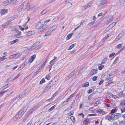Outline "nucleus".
I'll list each match as a JSON object with an SVG mask.
<instances>
[{
  "instance_id": "nucleus-1",
  "label": "nucleus",
  "mask_w": 125,
  "mask_h": 125,
  "mask_svg": "<svg viewBox=\"0 0 125 125\" xmlns=\"http://www.w3.org/2000/svg\"><path fill=\"white\" fill-rule=\"evenodd\" d=\"M115 115L114 114H110V115H108L106 116L108 120L111 121H114L117 120L118 117V114H116ZM110 115V114H109Z\"/></svg>"
},
{
  "instance_id": "nucleus-2",
  "label": "nucleus",
  "mask_w": 125,
  "mask_h": 125,
  "mask_svg": "<svg viewBox=\"0 0 125 125\" xmlns=\"http://www.w3.org/2000/svg\"><path fill=\"white\" fill-rule=\"evenodd\" d=\"M24 113V112L21 109L14 117V119L17 120L23 116Z\"/></svg>"
},
{
  "instance_id": "nucleus-3",
  "label": "nucleus",
  "mask_w": 125,
  "mask_h": 125,
  "mask_svg": "<svg viewBox=\"0 0 125 125\" xmlns=\"http://www.w3.org/2000/svg\"><path fill=\"white\" fill-rule=\"evenodd\" d=\"M24 6L25 9L28 10H32L35 7V6L32 3H27Z\"/></svg>"
},
{
  "instance_id": "nucleus-4",
  "label": "nucleus",
  "mask_w": 125,
  "mask_h": 125,
  "mask_svg": "<svg viewBox=\"0 0 125 125\" xmlns=\"http://www.w3.org/2000/svg\"><path fill=\"white\" fill-rule=\"evenodd\" d=\"M15 33L16 34L14 35V36L16 38H20L22 37L21 36V31L17 30H15Z\"/></svg>"
},
{
  "instance_id": "nucleus-5",
  "label": "nucleus",
  "mask_w": 125,
  "mask_h": 125,
  "mask_svg": "<svg viewBox=\"0 0 125 125\" xmlns=\"http://www.w3.org/2000/svg\"><path fill=\"white\" fill-rule=\"evenodd\" d=\"M36 55L35 54L30 57L28 61V63H31L36 58Z\"/></svg>"
},
{
  "instance_id": "nucleus-6",
  "label": "nucleus",
  "mask_w": 125,
  "mask_h": 125,
  "mask_svg": "<svg viewBox=\"0 0 125 125\" xmlns=\"http://www.w3.org/2000/svg\"><path fill=\"white\" fill-rule=\"evenodd\" d=\"M96 113L98 114L100 113V114L104 115L106 114V112L104 111L103 110L99 109L96 111Z\"/></svg>"
},
{
  "instance_id": "nucleus-7",
  "label": "nucleus",
  "mask_w": 125,
  "mask_h": 125,
  "mask_svg": "<svg viewBox=\"0 0 125 125\" xmlns=\"http://www.w3.org/2000/svg\"><path fill=\"white\" fill-rule=\"evenodd\" d=\"M7 9H2L0 10V13L1 15H3L7 13Z\"/></svg>"
},
{
  "instance_id": "nucleus-8",
  "label": "nucleus",
  "mask_w": 125,
  "mask_h": 125,
  "mask_svg": "<svg viewBox=\"0 0 125 125\" xmlns=\"http://www.w3.org/2000/svg\"><path fill=\"white\" fill-rule=\"evenodd\" d=\"M90 123V119L88 118H87L83 121V125H86L89 124Z\"/></svg>"
},
{
  "instance_id": "nucleus-9",
  "label": "nucleus",
  "mask_w": 125,
  "mask_h": 125,
  "mask_svg": "<svg viewBox=\"0 0 125 125\" xmlns=\"http://www.w3.org/2000/svg\"><path fill=\"white\" fill-rule=\"evenodd\" d=\"M48 27L47 25H44L42 26V27H40L38 28V31H42L43 29H46Z\"/></svg>"
},
{
  "instance_id": "nucleus-10",
  "label": "nucleus",
  "mask_w": 125,
  "mask_h": 125,
  "mask_svg": "<svg viewBox=\"0 0 125 125\" xmlns=\"http://www.w3.org/2000/svg\"><path fill=\"white\" fill-rule=\"evenodd\" d=\"M97 70L94 69H92L91 71V74L92 75L97 73Z\"/></svg>"
},
{
  "instance_id": "nucleus-11",
  "label": "nucleus",
  "mask_w": 125,
  "mask_h": 125,
  "mask_svg": "<svg viewBox=\"0 0 125 125\" xmlns=\"http://www.w3.org/2000/svg\"><path fill=\"white\" fill-rule=\"evenodd\" d=\"M34 33V31H31L28 32L27 33L26 35L27 36H29L33 34Z\"/></svg>"
},
{
  "instance_id": "nucleus-12",
  "label": "nucleus",
  "mask_w": 125,
  "mask_h": 125,
  "mask_svg": "<svg viewBox=\"0 0 125 125\" xmlns=\"http://www.w3.org/2000/svg\"><path fill=\"white\" fill-rule=\"evenodd\" d=\"M74 74L73 72H72V73H71L67 76V77L66 78L67 79L66 80L68 79H70Z\"/></svg>"
},
{
  "instance_id": "nucleus-13",
  "label": "nucleus",
  "mask_w": 125,
  "mask_h": 125,
  "mask_svg": "<svg viewBox=\"0 0 125 125\" xmlns=\"http://www.w3.org/2000/svg\"><path fill=\"white\" fill-rule=\"evenodd\" d=\"M117 110L116 108H114L112 109L109 113V114H114V113L116 112Z\"/></svg>"
},
{
  "instance_id": "nucleus-14",
  "label": "nucleus",
  "mask_w": 125,
  "mask_h": 125,
  "mask_svg": "<svg viewBox=\"0 0 125 125\" xmlns=\"http://www.w3.org/2000/svg\"><path fill=\"white\" fill-rule=\"evenodd\" d=\"M101 64H99V65L98 66V69L99 70H101L103 69L104 67V66Z\"/></svg>"
},
{
  "instance_id": "nucleus-15",
  "label": "nucleus",
  "mask_w": 125,
  "mask_h": 125,
  "mask_svg": "<svg viewBox=\"0 0 125 125\" xmlns=\"http://www.w3.org/2000/svg\"><path fill=\"white\" fill-rule=\"evenodd\" d=\"M49 10L48 9H45L41 12V14L42 15H43L46 13Z\"/></svg>"
},
{
  "instance_id": "nucleus-16",
  "label": "nucleus",
  "mask_w": 125,
  "mask_h": 125,
  "mask_svg": "<svg viewBox=\"0 0 125 125\" xmlns=\"http://www.w3.org/2000/svg\"><path fill=\"white\" fill-rule=\"evenodd\" d=\"M89 82H87L86 83L83 84L82 86L83 87H86L89 86Z\"/></svg>"
},
{
  "instance_id": "nucleus-17",
  "label": "nucleus",
  "mask_w": 125,
  "mask_h": 125,
  "mask_svg": "<svg viewBox=\"0 0 125 125\" xmlns=\"http://www.w3.org/2000/svg\"><path fill=\"white\" fill-rule=\"evenodd\" d=\"M7 56L6 54L5 56H2L0 57V62L6 59V56Z\"/></svg>"
},
{
  "instance_id": "nucleus-18",
  "label": "nucleus",
  "mask_w": 125,
  "mask_h": 125,
  "mask_svg": "<svg viewBox=\"0 0 125 125\" xmlns=\"http://www.w3.org/2000/svg\"><path fill=\"white\" fill-rule=\"evenodd\" d=\"M51 33V31L48 30L45 33V36L50 35Z\"/></svg>"
},
{
  "instance_id": "nucleus-19",
  "label": "nucleus",
  "mask_w": 125,
  "mask_h": 125,
  "mask_svg": "<svg viewBox=\"0 0 125 125\" xmlns=\"http://www.w3.org/2000/svg\"><path fill=\"white\" fill-rule=\"evenodd\" d=\"M22 26L24 28V30H26L28 29V26L27 25V22H26L24 24L22 25Z\"/></svg>"
},
{
  "instance_id": "nucleus-20",
  "label": "nucleus",
  "mask_w": 125,
  "mask_h": 125,
  "mask_svg": "<svg viewBox=\"0 0 125 125\" xmlns=\"http://www.w3.org/2000/svg\"><path fill=\"white\" fill-rule=\"evenodd\" d=\"M51 74L50 73H48L45 76V79L47 80H49L51 78Z\"/></svg>"
},
{
  "instance_id": "nucleus-21",
  "label": "nucleus",
  "mask_w": 125,
  "mask_h": 125,
  "mask_svg": "<svg viewBox=\"0 0 125 125\" xmlns=\"http://www.w3.org/2000/svg\"><path fill=\"white\" fill-rule=\"evenodd\" d=\"M73 34V33H70L68 34L67 36L66 40H68L70 39L71 38Z\"/></svg>"
},
{
  "instance_id": "nucleus-22",
  "label": "nucleus",
  "mask_w": 125,
  "mask_h": 125,
  "mask_svg": "<svg viewBox=\"0 0 125 125\" xmlns=\"http://www.w3.org/2000/svg\"><path fill=\"white\" fill-rule=\"evenodd\" d=\"M19 40L18 39H16L10 42V43L11 44H13L16 42H18L19 41Z\"/></svg>"
},
{
  "instance_id": "nucleus-23",
  "label": "nucleus",
  "mask_w": 125,
  "mask_h": 125,
  "mask_svg": "<svg viewBox=\"0 0 125 125\" xmlns=\"http://www.w3.org/2000/svg\"><path fill=\"white\" fill-rule=\"evenodd\" d=\"M110 97L114 99L117 98V96L116 95H114L112 94H111L110 95Z\"/></svg>"
},
{
  "instance_id": "nucleus-24",
  "label": "nucleus",
  "mask_w": 125,
  "mask_h": 125,
  "mask_svg": "<svg viewBox=\"0 0 125 125\" xmlns=\"http://www.w3.org/2000/svg\"><path fill=\"white\" fill-rule=\"evenodd\" d=\"M90 5L89 4L83 6V9L85 10L86 9L88 8V7H90Z\"/></svg>"
},
{
  "instance_id": "nucleus-25",
  "label": "nucleus",
  "mask_w": 125,
  "mask_h": 125,
  "mask_svg": "<svg viewBox=\"0 0 125 125\" xmlns=\"http://www.w3.org/2000/svg\"><path fill=\"white\" fill-rule=\"evenodd\" d=\"M122 47V45L121 44H119L117 45L116 47L115 48L117 49H119Z\"/></svg>"
},
{
  "instance_id": "nucleus-26",
  "label": "nucleus",
  "mask_w": 125,
  "mask_h": 125,
  "mask_svg": "<svg viewBox=\"0 0 125 125\" xmlns=\"http://www.w3.org/2000/svg\"><path fill=\"white\" fill-rule=\"evenodd\" d=\"M73 94H71L69 97L67 98V99L66 102H67V103H68V101L70 100L72 98V97L73 96H72Z\"/></svg>"
},
{
  "instance_id": "nucleus-27",
  "label": "nucleus",
  "mask_w": 125,
  "mask_h": 125,
  "mask_svg": "<svg viewBox=\"0 0 125 125\" xmlns=\"http://www.w3.org/2000/svg\"><path fill=\"white\" fill-rule=\"evenodd\" d=\"M70 118L71 120L72 121L73 123H74L75 120V119L74 117L73 116H71L70 117Z\"/></svg>"
},
{
  "instance_id": "nucleus-28",
  "label": "nucleus",
  "mask_w": 125,
  "mask_h": 125,
  "mask_svg": "<svg viewBox=\"0 0 125 125\" xmlns=\"http://www.w3.org/2000/svg\"><path fill=\"white\" fill-rule=\"evenodd\" d=\"M56 106L55 105H54L53 106H52L51 108L48 109V111L50 112L52 110H53L56 107Z\"/></svg>"
},
{
  "instance_id": "nucleus-29",
  "label": "nucleus",
  "mask_w": 125,
  "mask_h": 125,
  "mask_svg": "<svg viewBox=\"0 0 125 125\" xmlns=\"http://www.w3.org/2000/svg\"><path fill=\"white\" fill-rule=\"evenodd\" d=\"M51 87V86L50 85V84H49L44 89L45 90H46V91L47 90H48L49 89H50Z\"/></svg>"
},
{
  "instance_id": "nucleus-30",
  "label": "nucleus",
  "mask_w": 125,
  "mask_h": 125,
  "mask_svg": "<svg viewBox=\"0 0 125 125\" xmlns=\"http://www.w3.org/2000/svg\"><path fill=\"white\" fill-rule=\"evenodd\" d=\"M106 0H102L101 1V5H103L106 4Z\"/></svg>"
},
{
  "instance_id": "nucleus-31",
  "label": "nucleus",
  "mask_w": 125,
  "mask_h": 125,
  "mask_svg": "<svg viewBox=\"0 0 125 125\" xmlns=\"http://www.w3.org/2000/svg\"><path fill=\"white\" fill-rule=\"evenodd\" d=\"M120 34H119L118 36L115 39V41H117L120 39L121 37V36H119Z\"/></svg>"
},
{
  "instance_id": "nucleus-32",
  "label": "nucleus",
  "mask_w": 125,
  "mask_h": 125,
  "mask_svg": "<svg viewBox=\"0 0 125 125\" xmlns=\"http://www.w3.org/2000/svg\"><path fill=\"white\" fill-rule=\"evenodd\" d=\"M107 60V58L105 57L102 60V64H104L106 62V61Z\"/></svg>"
},
{
  "instance_id": "nucleus-33",
  "label": "nucleus",
  "mask_w": 125,
  "mask_h": 125,
  "mask_svg": "<svg viewBox=\"0 0 125 125\" xmlns=\"http://www.w3.org/2000/svg\"><path fill=\"white\" fill-rule=\"evenodd\" d=\"M45 82V80L44 78H42L40 81L39 83L40 84H42V83H44Z\"/></svg>"
},
{
  "instance_id": "nucleus-34",
  "label": "nucleus",
  "mask_w": 125,
  "mask_h": 125,
  "mask_svg": "<svg viewBox=\"0 0 125 125\" xmlns=\"http://www.w3.org/2000/svg\"><path fill=\"white\" fill-rule=\"evenodd\" d=\"M7 90L4 91H3L1 92H0V97H1L3 95V94H4V93H5V92H7Z\"/></svg>"
},
{
  "instance_id": "nucleus-35",
  "label": "nucleus",
  "mask_w": 125,
  "mask_h": 125,
  "mask_svg": "<svg viewBox=\"0 0 125 125\" xmlns=\"http://www.w3.org/2000/svg\"><path fill=\"white\" fill-rule=\"evenodd\" d=\"M100 103V101H98L95 102L94 104V106H97Z\"/></svg>"
},
{
  "instance_id": "nucleus-36",
  "label": "nucleus",
  "mask_w": 125,
  "mask_h": 125,
  "mask_svg": "<svg viewBox=\"0 0 125 125\" xmlns=\"http://www.w3.org/2000/svg\"><path fill=\"white\" fill-rule=\"evenodd\" d=\"M75 45H74V44H72L69 47V48H68V50H70L72 48H73V47Z\"/></svg>"
},
{
  "instance_id": "nucleus-37",
  "label": "nucleus",
  "mask_w": 125,
  "mask_h": 125,
  "mask_svg": "<svg viewBox=\"0 0 125 125\" xmlns=\"http://www.w3.org/2000/svg\"><path fill=\"white\" fill-rule=\"evenodd\" d=\"M54 27H55V26H53L52 27L50 28L49 30L50 31H51V32L52 31H53L55 29V27L54 28Z\"/></svg>"
},
{
  "instance_id": "nucleus-38",
  "label": "nucleus",
  "mask_w": 125,
  "mask_h": 125,
  "mask_svg": "<svg viewBox=\"0 0 125 125\" xmlns=\"http://www.w3.org/2000/svg\"><path fill=\"white\" fill-rule=\"evenodd\" d=\"M16 55V54H13L12 55H11L10 56H9V58L10 59H11L13 58H15V56Z\"/></svg>"
},
{
  "instance_id": "nucleus-39",
  "label": "nucleus",
  "mask_w": 125,
  "mask_h": 125,
  "mask_svg": "<svg viewBox=\"0 0 125 125\" xmlns=\"http://www.w3.org/2000/svg\"><path fill=\"white\" fill-rule=\"evenodd\" d=\"M111 26V25H109V26L106 29L107 31L109 30L112 28V27Z\"/></svg>"
},
{
  "instance_id": "nucleus-40",
  "label": "nucleus",
  "mask_w": 125,
  "mask_h": 125,
  "mask_svg": "<svg viewBox=\"0 0 125 125\" xmlns=\"http://www.w3.org/2000/svg\"><path fill=\"white\" fill-rule=\"evenodd\" d=\"M74 113L73 111H71L69 113H68V115L69 116H70L73 115Z\"/></svg>"
},
{
  "instance_id": "nucleus-41",
  "label": "nucleus",
  "mask_w": 125,
  "mask_h": 125,
  "mask_svg": "<svg viewBox=\"0 0 125 125\" xmlns=\"http://www.w3.org/2000/svg\"><path fill=\"white\" fill-rule=\"evenodd\" d=\"M125 1V0H119V3L120 4L123 3Z\"/></svg>"
},
{
  "instance_id": "nucleus-42",
  "label": "nucleus",
  "mask_w": 125,
  "mask_h": 125,
  "mask_svg": "<svg viewBox=\"0 0 125 125\" xmlns=\"http://www.w3.org/2000/svg\"><path fill=\"white\" fill-rule=\"evenodd\" d=\"M97 76H94L92 78V80L94 81H95L97 80Z\"/></svg>"
},
{
  "instance_id": "nucleus-43",
  "label": "nucleus",
  "mask_w": 125,
  "mask_h": 125,
  "mask_svg": "<svg viewBox=\"0 0 125 125\" xmlns=\"http://www.w3.org/2000/svg\"><path fill=\"white\" fill-rule=\"evenodd\" d=\"M111 79L110 77V75L109 74L107 76L106 78V80H108Z\"/></svg>"
},
{
  "instance_id": "nucleus-44",
  "label": "nucleus",
  "mask_w": 125,
  "mask_h": 125,
  "mask_svg": "<svg viewBox=\"0 0 125 125\" xmlns=\"http://www.w3.org/2000/svg\"><path fill=\"white\" fill-rule=\"evenodd\" d=\"M3 4L7 5L9 4V2L8 1L6 0L3 2Z\"/></svg>"
},
{
  "instance_id": "nucleus-45",
  "label": "nucleus",
  "mask_w": 125,
  "mask_h": 125,
  "mask_svg": "<svg viewBox=\"0 0 125 125\" xmlns=\"http://www.w3.org/2000/svg\"><path fill=\"white\" fill-rule=\"evenodd\" d=\"M16 54V55L15 57V59L17 58H18L20 56V55L19 54V53H16L15 54Z\"/></svg>"
},
{
  "instance_id": "nucleus-46",
  "label": "nucleus",
  "mask_w": 125,
  "mask_h": 125,
  "mask_svg": "<svg viewBox=\"0 0 125 125\" xmlns=\"http://www.w3.org/2000/svg\"><path fill=\"white\" fill-rule=\"evenodd\" d=\"M115 54V52H113L112 53L110 54L109 55V57L110 58L112 57L113 56H114Z\"/></svg>"
},
{
  "instance_id": "nucleus-47",
  "label": "nucleus",
  "mask_w": 125,
  "mask_h": 125,
  "mask_svg": "<svg viewBox=\"0 0 125 125\" xmlns=\"http://www.w3.org/2000/svg\"><path fill=\"white\" fill-rule=\"evenodd\" d=\"M19 27L20 30L21 31H23L24 30V28L22 27L21 26H19Z\"/></svg>"
},
{
  "instance_id": "nucleus-48",
  "label": "nucleus",
  "mask_w": 125,
  "mask_h": 125,
  "mask_svg": "<svg viewBox=\"0 0 125 125\" xmlns=\"http://www.w3.org/2000/svg\"><path fill=\"white\" fill-rule=\"evenodd\" d=\"M78 115L79 116H81V115L82 116V118H83L84 117V116L85 115H84L83 114V113H80Z\"/></svg>"
},
{
  "instance_id": "nucleus-49",
  "label": "nucleus",
  "mask_w": 125,
  "mask_h": 125,
  "mask_svg": "<svg viewBox=\"0 0 125 125\" xmlns=\"http://www.w3.org/2000/svg\"><path fill=\"white\" fill-rule=\"evenodd\" d=\"M113 83V82L111 80H110L109 81L107 85H106V86L109 85L110 84Z\"/></svg>"
},
{
  "instance_id": "nucleus-50",
  "label": "nucleus",
  "mask_w": 125,
  "mask_h": 125,
  "mask_svg": "<svg viewBox=\"0 0 125 125\" xmlns=\"http://www.w3.org/2000/svg\"><path fill=\"white\" fill-rule=\"evenodd\" d=\"M96 115V114H90L88 115V116H94Z\"/></svg>"
},
{
  "instance_id": "nucleus-51",
  "label": "nucleus",
  "mask_w": 125,
  "mask_h": 125,
  "mask_svg": "<svg viewBox=\"0 0 125 125\" xmlns=\"http://www.w3.org/2000/svg\"><path fill=\"white\" fill-rule=\"evenodd\" d=\"M125 48L124 47H123L118 52V53H120L121 52L123 51Z\"/></svg>"
},
{
  "instance_id": "nucleus-52",
  "label": "nucleus",
  "mask_w": 125,
  "mask_h": 125,
  "mask_svg": "<svg viewBox=\"0 0 125 125\" xmlns=\"http://www.w3.org/2000/svg\"><path fill=\"white\" fill-rule=\"evenodd\" d=\"M109 37V34H107V35L105 36L104 37L103 39V40H106Z\"/></svg>"
},
{
  "instance_id": "nucleus-53",
  "label": "nucleus",
  "mask_w": 125,
  "mask_h": 125,
  "mask_svg": "<svg viewBox=\"0 0 125 125\" xmlns=\"http://www.w3.org/2000/svg\"><path fill=\"white\" fill-rule=\"evenodd\" d=\"M115 24L116 23L115 22H113L110 25H111V26L112 27V28H113L115 26Z\"/></svg>"
},
{
  "instance_id": "nucleus-54",
  "label": "nucleus",
  "mask_w": 125,
  "mask_h": 125,
  "mask_svg": "<svg viewBox=\"0 0 125 125\" xmlns=\"http://www.w3.org/2000/svg\"><path fill=\"white\" fill-rule=\"evenodd\" d=\"M57 94V92H55L53 94L52 97V98L53 99V98L56 96Z\"/></svg>"
},
{
  "instance_id": "nucleus-55",
  "label": "nucleus",
  "mask_w": 125,
  "mask_h": 125,
  "mask_svg": "<svg viewBox=\"0 0 125 125\" xmlns=\"http://www.w3.org/2000/svg\"><path fill=\"white\" fill-rule=\"evenodd\" d=\"M104 104L107 107H110V104L105 103H104Z\"/></svg>"
},
{
  "instance_id": "nucleus-56",
  "label": "nucleus",
  "mask_w": 125,
  "mask_h": 125,
  "mask_svg": "<svg viewBox=\"0 0 125 125\" xmlns=\"http://www.w3.org/2000/svg\"><path fill=\"white\" fill-rule=\"evenodd\" d=\"M104 82V80L103 79H101L100 82L98 84L99 85H100L102 83H103Z\"/></svg>"
},
{
  "instance_id": "nucleus-57",
  "label": "nucleus",
  "mask_w": 125,
  "mask_h": 125,
  "mask_svg": "<svg viewBox=\"0 0 125 125\" xmlns=\"http://www.w3.org/2000/svg\"><path fill=\"white\" fill-rule=\"evenodd\" d=\"M53 99L51 97V98L48 99L47 100H46V101H48V102H50Z\"/></svg>"
},
{
  "instance_id": "nucleus-58",
  "label": "nucleus",
  "mask_w": 125,
  "mask_h": 125,
  "mask_svg": "<svg viewBox=\"0 0 125 125\" xmlns=\"http://www.w3.org/2000/svg\"><path fill=\"white\" fill-rule=\"evenodd\" d=\"M8 85V84L7 85H6L5 86H3V90H4L8 87V86H7V85Z\"/></svg>"
},
{
  "instance_id": "nucleus-59",
  "label": "nucleus",
  "mask_w": 125,
  "mask_h": 125,
  "mask_svg": "<svg viewBox=\"0 0 125 125\" xmlns=\"http://www.w3.org/2000/svg\"><path fill=\"white\" fill-rule=\"evenodd\" d=\"M94 23V22H89L88 24L89 25H91L93 24Z\"/></svg>"
},
{
  "instance_id": "nucleus-60",
  "label": "nucleus",
  "mask_w": 125,
  "mask_h": 125,
  "mask_svg": "<svg viewBox=\"0 0 125 125\" xmlns=\"http://www.w3.org/2000/svg\"><path fill=\"white\" fill-rule=\"evenodd\" d=\"M113 20V17L112 16H111L110 18L109 19V20H108V21L110 22L111 21H112Z\"/></svg>"
},
{
  "instance_id": "nucleus-61",
  "label": "nucleus",
  "mask_w": 125,
  "mask_h": 125,
  "mask_svg": "<svg viewBox=\"0 0 125 125\" xmlns=\"http://www.w3.org/2000/svg\"><path fill=\"white\" fill-rule=\"evenodd\" d=\"M45 64H45V63H44L42 64V65L41 66V68L42 69L44 67Z\"/></svg>"
},
{
  "instance_id": "nucleus-62",
  "label": "nucleus",
  "mask_w": 125,
  "mask_h": 125,
  "mask_svg": "<svg viewBox=\"0 0 125 125\" xmlns=\"http://www.w3.org/2000/svg\"><path fill=\"white\" fill-rule=\"evenodd\" d=\"M92 92V90L91 89H90L88 91V92L89 93H91Z\"/></svg>"
},
{
  "instance_id": "nucleus-63",
  "label": "nucleus",
  "mask_w": 125,
  "mask_h": 125,
  "mask_svg": "<svg viewBox=\"0 0 125 125\" xmlns=\"http://www.w3.org/2000/svg\"><path fill=\"white\" fill-rule=\"evenodd\" d=\"M102 13L101 12V13H99L98 14L97 16L98 17L101 16H102Z\"/></svg>"
},
{
  "instance_id": "nucleus-64",
  "label": "nucleus",
  "mask_w": 125,
  "mask_h": 125,
  "mask_svg": "<svg viewBox=\"0 0 125 125\" xmlns=\"http://www.w3.org/2000/svg\"><path fill=\"white\" fill-rule=\"evenodd\" d=\"M51 21L50 20V19H48L47 20L45 21V23H47L49 22V21Z\"/></svg>"
}]
</instances>
